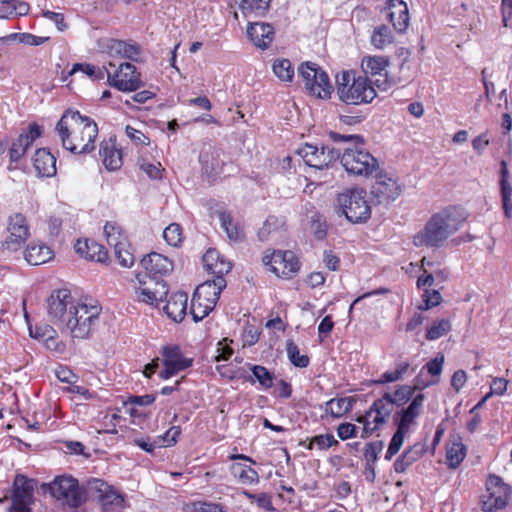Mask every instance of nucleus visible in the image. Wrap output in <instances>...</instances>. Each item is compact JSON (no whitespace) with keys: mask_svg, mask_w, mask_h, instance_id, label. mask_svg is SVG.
<instances>
[{"mask_svg":"<svg viewBox=\"0 0 512 512\" xmlns=\"http://www.w3.org/2000/svg\"><path fill=\"white\" fill-rule=\"evenodd\" d=\"M41 128L36 123L28 126V130L21 133L15 139L9 149V157L12 162H18L32 146L34 141L41 136Z\"/></svg>","mask_w":512,"mask_h":512,"instance_id":"nucleus-23","label":"nucleus"},{"mask_svg":"<svg viewBox=\"0 0 512 512\" xmlns=\"http://www.w3.org/2000/svg\"><path fill=\"white\" fill-rule=\"evenodd\" d=\"M51 495L69 507L77 508L86 500V494L78 481L73 477L61 476L56 478L50 485Z\"/></svg>","mask_w":512,"mask_h":512,"instance_id":"nucleus-10","label":"nucleus"},{"mask_svg":"<svg viewBox=\"0 0 512 512\" xmlns=\"http://www.w3.org/2000/svg\"><path fill=\"white\" fill-rule=\"evenodd\" d=\"M140 168L151 179H160L162 177V169L160 163L156 165L150 162H143L140 164Z\"/></svg>","mask_w":512,"mask_h":512,"instance_id":"nucleus-58","label":"nucleus"},{"mask_svg":"<svg viewBox=\"0 0 512 512\" xmlns=\"http://www.w3.org/2000/svg\"><path fill=\"white\" fill-rule=\"evenodd\" d=\"M398 415L399 419H395L397 428L402 431L408 432L410 426L415 422L416 418L413 417L412 415H409L403 410H401V412H399Z\"/></svg>","mask_w":512,"mask_h":512,"instance_id":"nucleus-60","label":"nucleus"},{"mask_svg":"<svg viewBox=\"0 0 512 512\" xmlns=\"http://www.w3.org/2000/svg\"><path fill=\"white\" fill-rule=\"evenodd\" d=\"M187 301V293L176 292L170 296L163 309L173 321L181 322L186 315Z\"/></svg>","mask_w":512,"mask_h":512,"instance_id":"nucleus-29","label":"nucleus"},{"mask_svg":"<svg viewBox=\"0 0 512 512\" xmlns=\"http://www.w3.org/2000/svg\"><path fill=\"white\" fill-rule=\"evenodd\" d=\"M466 446L457 437L447 447L446 460L450 468H457L466 456Z\"/></svg>","mask_w":512,"mask_h":512,"instance_id":"nucleus-36","label":"nucleus"},{"mask_svg":"<svg viewBox=\"0 0 512 512\" xmlns=\"http://www.w3.org/2000/svg\"><path fill=\"white\" fill-rule=\"evenodd\" d=\"M501 173L502 207L505 217L510 219L512 217V187L508 182L509 172L507 169V163L504 160L501 161Z\"/></svg>","mask_w":512,"mask_h":512,"instance_id":"nucleus-31","label":"nucleus"},{"mask_svg":"<svg viewBox=\"0 0 512 512\" xmlns=\"http://www.w3.org/2000/svg\"><path fill=\"white\" fill-rule=\"evenodd\" d=\"M393 42L391 30L386 25L375 28L371 35V44L377 49H384Z\"/></svg>","mask_w":512,"mask_h":512,"instance_id":"nucleus-41","label":"nucleus"},{"mask_svg":"<svg viewBox=\"0 0 512 512\" xmlns=\"http://www.w3.org/2000/svg\"><path fill=\"white\" fill-rule=\"evenodd\" d=\"M80 303L72 297L67 289L53 291L47 299V311L51 323L62 329L66 322L71 321L73 308H76V305Z\"/></svg>","mask_w":512,"mask_h":512,"instance_id":"nucleus-7","label":"nucleus"},{"mask_svg":"<svg viewBox=\"0 0 512 512\" xmlns=\"http://www.w3.org/2000/svg\"><path fill=\"white\" fill-rule=\"evenodd\" d=\"M323 262L329 270L336 271L339 268L340 259L331 250H325L323 252Z\"/></svg>","mask_w":512,"mask_h":512,"instance_id":"nucleus-61","label":"nucleus"},{"mask_svg":"<svg viewBox=\"0 0 512 512\" xmlns=\"http://www.w3.org/2000/svg\"><path fill=\"white\" fill-rule=\"evenodd\" d=\"M82 71L89 77H92L97 80L104 79L105 75H107L108 70L105 67H96L91 64H81L76 63L73 65L71 71L69 72L70 75H73L74 73Z\"/></svg>","mask_w":512,"mask_h":512,"instance_id":"nucleus-45","label":"nucleus"},{"mask_svg":"<svg viewBox=\"0 0 512 512\" xmlns=\"http://www.w3.org/2000/svg\"><path fill=\"white\" fill-rule=\"evenodd\" d=\"M423 447L419 444L406 449L394 462V470L397 473H404L423 454Z\"/></svg>","mask_w":512,"mask_h":512,"instance_id":"nucleus-32","label":"nucleus"},{"mask_svg":"<svg viewBox=\"0 0 512 512\" xmlns=\"http://www.w3.org/2000/svg\"><path fill=\"white\" fill-rule=\"evenodd\" d=\"M232 471L242 484L251 485L259 481L258 473L249 466L236 464L232 467Z\"/></svg>","mask_w":512,"mask_h":512,"instance_id":"nucleus-42","label":"nucleus"},{"mask_svg":"<svg viewBox=\"0 0 512 512\" xmlns=\"http://www.w3.org/2000/svg\"><path fill=\"white\" fill-rule=\"evenodd\" d=\"M418 388V385L414 387L402 385L392 394V401L398 407L403 406L413 397L415 390Z\"/></svg>","mask_w":512,"mask_h":512,"instance_id":"nucleus-47","label":"nucleus"},{"mask_svg":"<svg viewBox=\"0 0 512 512\" xmlns=\"http://www.w3.org/2000/svg\"><path fill=\"white\" fill-rule=\"evenodd\" d=\"M95 489L103 512H120L124 508V496L102 480H95Z\"/></svg>","mask_w":512,"mask_h":512,"instance_id":"nucleus-22","label":"nucleus"},{"mask_svg":"<svg viewBox=\"0 0 512 512\" xmlns=\"http://www.w3.org/2000/svg\"><path fill=\"white\" fill-rule=\"evenodd\" d=\"M129 248L130 245L125 242L114 249L115 256L123 267H131L135 261L134 255Z\"/></svg>","mask_w":512,"mask_h":512,"instance_id":"nucleus-50","label":"nucleus"},{"mask_svg":"<svg viewBox=\"0 0 512 512\" xmlns=\"http://www.w3.org/2000/svg\"><path fill=\"white\" fill-rule=\"evenodd\" d=\"M110 84L120 91H136L142 86L140 73L136 67L128 62L120 63L118 69L112 74L107 72Z\"/></svg>","mask_w":512,"mask_h":512,"instance_id":"nucleus-18","label":"nucleus"},{"mask_svg":"<svg viewBox=\"0 0 512 512\" xmlns=\"http://www.w3.org/2000/svg\"><path fill=\"white\" fill-rule=\"evenodd\" d=\"M138 286L135 293L138 301L157 306L168 295L166 282L159 277L137 274Z\"/></svg>","mask_w":512,"mask_h":512,"instance_id":"nucleus-11","label":"nucleus"},{"mask_svg":"<svg viewBox=\"0 0 512 512\" xmlns=\"http://www.w3.org/2000/svg\"><path fill=\"white\" fill-rule=\"evenodd\" d=\"M53 256V251L44 243H31L24 252V258L30 265L44 264Z\"/></svg>","mask_w":512,"mask_h":512,"instance_id":"nucleus-30","label":"nucleus"},{"mask_svg":"<svg viewBox=\"0 0 512 512\" xmlns=\"http://www.w3.org/2000/svg\"><path fill=\"white\" fill-rule=\"evenodd\" d=\"M383 448L384 442L381 440L368 443L364 452L366 464L374 465L378 460V455L383 450Z\"/></svg>","mask_w":512,"mask_h":512,"instance_id":"nucleus-52","label":"nucleus"},{"mask_svg":"<svg viewBox=\"0 0 512 512\" xmlns=\"http://www.w3.org/2000/svg\"><path fill=\"white\" fill-rule=\"evenodd\" d=\"M162 364L164 368L160 371L161 379H169L179 372L185 371L193 364V358L186 357L180 346L176 344L163 346L161 349Z\"/></svg>","mask_w":512,"mask_h":512,"instance_id":"nucleus-14","label":"nucleus"},{"mask_svg":"<svg viewBox=\"0 0 512 512\" xmlns=\"http://www.w3.org/2000/svg\"><path fill=\"white\" fill-rule=\"evenodd\" d=\"M62 147L73 154H88L95 149L98 127L93 119L67 109L56 124Z\"/></svg>","mask_w":512,"mask_h":512,"instance_id":"nucleus-1","label":"nucleus"},{"mask_svg":"<svg viewBox=\"0 0 512 512\" xmlns=\"http://www.w3.org/2000/svg\"><path fill=\"white\" fill-rule=\"evenodd\" d=\"M337 95L347 105L371 103L377 96L372 80L356 76L353 71H342L336 76Z\"/></svg>","mask_w":512,"mask_h":512,"instance_id":"nucleus-4","label":"nucleus"},{"mask_svg":"<svg viewBox=\"0 0 512 512\" xmlns=\"http://www.w3.org/2000/svg\"><path fill=\"white\" fill-rule=\"evenodd\" d=\"M33 166L39 176L51 177L56 174V158L45 148L35 151Z\"/></svg>","mask_w":512,"mask_h":512,"instance_id":"nucleus-27","label":"nucleus"},{"mask_svg":"<svg viewBox=\"0 0 512 512\" xmlns=\"http://www.w3.org/2000/svg\"><path fill=\"white\" fill-rule=\"evenodd\" d=\"M29 332L31 337L44 340L48 348L55 345L57 331L49 324L35 326L34 328L29 326Z\"/></svg>","mask_w":512,"mask_h":512,"instance_id":"nucleus-40","label":"nucleus"},{"mask_svg":"<svg viewBox=\"0 0 512 512\" xmlns=\"http://www.w3.org/2000/svg\"><path fill=\"white\" fill-rule=\"evenodd\" d=\"M443 356L439 359L438 357L430 360L426 365L425 368L427 369L428 373L432 376H438L443 368Z\"/></svg>","mask_w":512,"mask_h":512,"instance_id":"nucleus-64","label":"nucleus"},{"mask_svg":"<svg viewBox=\"0 0 512 512\" xmlns=\"http://www.w3.org/2000/svg\"><path fill=\"white\" fill-rule=\"evenodd\" d=\"M337 444L338 441L332 434H322L313 437L308 448L311 449L313 446H317L318 449L325 450Z\"/></svg>","mask_w":512,"mask_h":512,"instance_id":"nucleus-54","label":"nucleus"},{"mask_svg":"<svg viewBox=\"0 0 512 512\" xmlns=\"http://www.w3.org/2000/svg\"><path fill=\"white\" fill-rule=\"evenodd\" d=\"M357 427L352 423H342L337 428V435L341 440L356 437Z\"/></svg>","mask_w":512,"mask_h":512,"instance_id":"nucleus-59","label":"nucleus"},{"mask_svg":"<svg viewBox=\"0 0 512 512\" xmlns=\"http://www.w3.org/2000/svg\"><path fill=\"white\" fill-rule=\"evenodd\" d=\"M104 233L108 244L113 246L114 249L117 248L118 245L127 242L120 226L115 222H107L104 226Z\"/></svg>","mask_w":512,"mask_h":512,"instance_id":"nucleus-43","label":"nucleus"},{"mask_svg":"<svg viewBox=\"0 0 512 512\" xmlns=\"http://www.w3.org/2000/svg\"><path fill=\"white\" fill-rule=\"evenodd\" d=\"M103 48L111 56H120L132 61H137L140 55V47L136 43L123 40L108 39Z\"/></svg>","mask_w":512,"mask_h":512,"instance_id":"nucleus-26","label":"nucleus"},{"mask_svg":"<svg viewBox=\"0 0 512 512\" xmlns=\"http://www.w3.org/2000/svg\"><path fill=\"white\" fill-rule=\"evenodd\" d=\"M371 194L377 204L387 206L400 196L401 188L396 180L379 176L371 187Z\"/></svg>","mask_w":512,"mask_h":512,"instance_id":"nucleus-21","label":"nucleus"},{"mask_svg":"<svg viewBox=\"0 0 512 512\" xmlns=\"http://www.w3.org/2000/svg\"><path fill=\"white\" fill-rule=\"evenodd\" d=\"M141 265L147 276L159 277L169 274L173 270V263L166 256L159 253H150L141 259Z\"/></svg>","mask_w":512,"mask_h":512,"instance_id":"nucleus-24","label":"nucleus"},{"mask_svg":"<svg viewBox=\"0 0 512 512\" xmlns=\"http://www.w3.org/2000/svg\"><path fill=\"white\" fill-rule=\"evenodd\" d=\"M30 236L26 218L22 214H14L9 218L7 236L2 242L3 252L19 251Z\"/></svg>","mask_w":512,"mask_h":512,"instance_id":"nucleus-16","label":"nucleus"},{"mask_svg":"<svg viewBox=\"0 0 512 512\" xmlns=\"http://www.w3.org/2000/svg\"><path fill=\"white\" fill-rule=\"evenodd\" d=\"M337 208L351 223L366 222L371 215V207L362 188L347 189L337 197Z\"/></svg>","mask_w":512,"mask_h":512,"instance_id":"nucleus-5","label":"nucleus"},{"mask_svg":"<svg viewBox=\"0 0 512 512\" xmlns=\"http://www.w3.org/2000/svg\"><path fill=\"white\" fill-rule=\"evenodd\" d=\"M451 328L450 322L447 319L435 321L431 327L427 329L426 338L428 340H436L449 332Z\"/></svg>","mask_w":512,"mask_h":512,"instance_id":"nucleus-48","label":"nucleus"},{"mask_svg":"<svg viewBox=\"0 0 512 512\" xmlns=\"http://www.w3.org/2000/svg\"><path fill=\"white\" fill-rule=\"evenodd\" d=\"M251 371L262 387L268 389L273 386V375L267 370V368L260 365H253L251 367Z\"/></svg>","mask_w":512,"mask_h":512,"instance_id":"nucleus-51","label":"nucleus"},{"mask_svg":"<svg viewBox=\"0 0 512 512\" xmlns=\"http://www.w3.org/2000/svg\"><path fill=\"white\" fill-rule=\"evenodd\" d=\"M263 264L269 267L277 277L290 279L300 269V263L292 251H274L265 254L262 258Z\"/></svg>","mask_w":512,"mask_h":512,"instance_id":"nucleus-12","label":"nucleus"},{"mask_svg":"<svg viewBox=\"0 0 512 512\" xmlns=\"http://www.w3.org/2000/svg\"><path fill=\"white\" fill-rule=\"evenodd\" d=\"M298 71L306 89L312 95L321 99L330 98L333 86L322 68L315 63L306 62L300 65Z\"/></svg>","mask_w":512,"mask_h":512,"instance_id":"nucleus-9","label":"nucleus"},{"mask_svg":"<svg viewBox=\"0 0 512 512\" xmlns=\"http://www.w3.org/2000/svg\"><path fill=\"white\" fill-rule=\"evenodd\" d=\"M125 133L128 138L131 139L135 144L139 145H149L150 139L143 132L137 130L136 128L127 125L125 128Z\"/></svg>","mask_w":512,"mask_h":512,"instance_id":"nucleus-56","label":"nucleus"},{"mask_svg":"<svg viewBox=\"0 0 512 512\" xmlns=\"http://www.w3.org/2000/svg\"><path fill=\"white\" fill-rule=\"evenodd\" d=\"M211 301L212 300H210L209 298H206L205 296L197 297L196 291L194 292L192 301H191L190 313L195 322L202 320L204 317H206L209 314L210 311L213 310L217 301H213V304L210 303Z\"/></svg>","mask_w":512,"mask_h":512,"instance_id":"nucleus-34","label":"nucleus"},{"mask_svg":"<svg viewBox=\"0 0 512 512\" xmlns=\"http://www.w3.org/2000/svg\"><path fill=\"white\" fill-rule=\"evenodd\" d=\"M103 164L106 169L115 171L122 166L121 151L107 143H102L99 150Z\"/></svg>","mask_w":512,"mask_h":512,"instance_id":"nucleus-33","label":"nucleus"},{"mask_svg":"<svg viewBox=\"0 0 512 512\" xmlns=\"http://www.w3.org/2000/svg\"><path fill=\"white\" fill-rule=\"evenodd\" d=\"M71 321L66 322L61 330L70 332L72 338L87 339L89 338L93 327L98 321L101 308L97 305H87L80 303L73 308Z\"/></svg>","mask_w":512,"mask_h":512,"instance_id":"nucleus-6","label":"nucleus"},{"mask_svg":"<svg viewBox=\"0 0 512 512\" xmlns=\"http://www.w3.org/2000/svg\"><path fill=\"white\" fill-rule=\"evenodd\" d=\"M509 487L500 477L490 475L487 480V491L482 496L481 504L484 512H495L507 505Z\"/></svg>","mask_w":512,"mask_h":512,"instance_id":"nucleus-17","label":"nucleus"},{"mask_svg":"<svg viewBox=\"0 0 512 512\" xmlns=\"http://www.w3.org/2000/svg\"><path fill=\"white\" fill-rule=\"evenodd\" d=\"M271 0H241L240 9L246 17L264 16Z\"/></svg>","mask_w":512,"mask_h":512,"instance_id":"nucleus-39","label":"nucleus"},{"mask_svg":"<svg viewBox=\"0 0 512 512\" xmlns=\"http://www.w3.org/2000/svg\"><path fill=\"white\" fill-rule=\"evenodd\" d=\"M221 227L225 230L228 238L232 241H241L244 238V232L238 223H235L230 213L221 211L218 214Z\"/></svg>","mask_w":512,"mask_h":512,"instance_id":"nucleus-38","label":"nucleus"},{"mask_svg":"<svg viewBox=\"0 0 512 512\" xmlns=\"http://www.w3.org/2000/svg\"><path fill=\"white\" fill-rule=\"evenodd\" d=\"M335 143H343L341 148V164L348 174L367 177L378 168V162L364 147L360 135H345L337 132L329 133Z\"/></svg>","mask_w":512,"mask_h":512,"instance_id":"nucleus-3","label":"nucleus"},{"mask_svg":"<svg viewBox=\"0 0 512 512\" xmlns=\"http://www.w3.org/2000/svg\"><path fill=\"white\" fill-rule=\"evenodd\" d=\"M273 72L282 81L290 82L294 76L293 66L288 59L275 60Z\"/></svg>","mask_w":512,"mask_h":512,"instance_id":"nucleus-44","label":"nucleus"},{"mask_svg":"<svg viewBox=\"0 0 512 512\" xmlns=\"http://www.w3.org/2000/svg\"><path fill=\"white\" fill-rule=\"evenodd\" d=\"M247 36L256 47L264 50L267 49L273 41L274 29L268 23H250L247 28Z\"/></svg>","mask_w":512,"mask_h":512,"instance_id":"nucleus-25","label":"nucleus"},{"mask_svg":"<svg viewBox=\"0 0 512 512\" xmlns=\"http://www.w3.org/2000/svg\"><path fill=\"white\" fill-rule=\"evenodd\" d=\"M134 443H135V445H137L138 447H140L141 449H143L144 451H146L148 453H153V451L156 447L162 448V445L158 439L151 441L150 438H146V439L140 438V439H135Z\"/></svg>","mask_w":512,"mask_h":512,"instance_id":"nucleus-62","label":"nucleus"},{"mask_svg":"<svg viewBox=\"0 0 512 512\" xmlns=\"http://www.w3.org/2000/svg\"><path fill=\"white\" fill-rule=\"evenodd\" d=\"M354 403L352 397L333 398L326 402L325 411L334 418H340L352 410Z\"/></svg>","mask_w":512,"mask_h":512,"instance_id":"nucleus-35","label":"nucleus"},{"mask_svg":"<svg viewBox=\"0 0 512 512\" xmlns=\"http://www.w3.org/2000/svg\"><path fill=\"white\" fill-rule=\"evenodd\" d=\"M297 153L310 167L323 169L340 158L341 148L305 144L297 150Z\"/></svg>","mask_w":512,"mask_h":512,"instance_id":"nucleus-13","label":"nucleus"},{"mask_svg":"<svg viewBox=\"0 0 512 512\" xmlns=\"http://www.w3.org/2000/svg\"><path fill=\"white\" fill-rule=\"evenodd\" d=\"M0 18H8L10 15L24 16L29 12V4L23 0H0Z\"/></svg>","mask_w":512,"mask_h":512,"instance_id":"nucleus-37","label":"nucleus"},{"mask_svg":"<svg viewBox=\"0 0 512 512\" xmlns=\"http://www.w3.org/2000/svg\"><path fill=\"white\" fill-rule=\"evenodd\" d=\"M163 238L165 241L174 247H177L182 242V228L177 223H172L167 226L163 231Z\"/></svg>","mask_w":512,"mask_h":512,"instance_id":"nucleus-49","label":"nucleus"},{"mask_svg":"<svg viewBox=\"0 0 512 512\" xmlns=\"http://www.w3.org/2000/svg\"><path fill=\"white\" fill-rule=\"evenodd\" d=\"M287 355L291 363L300 368H305L309 365V357L307 355H301L298 346L293 341H288Z\"/></svg>","mask_w":512,"mask_h":512,"instance_id":"nucleus-46","label":"nucleus"},{"mask_svg":"<svg viewBox=\"0 0 512 512\" xmlns=\"http://www.w3.org/2000/svg\"><path fill=\"white\" fill-rule=\"evenodd\" d=\"M220 258V254L216 249H208L202 259L205 269L209 272Z\"/></svg>","mask_w":512,"mask_h":512,"instance_id":"nucleus-63","label":"nucleus"},{"mask_svg":"<svg viewBox=\"0 0 512 512\" xmlns=\"http://www.w3.org/2000/svg\"><path fill=\"white\" fill-rule=\"evenodd\" d=\"M389 20L395 30L404 32L409 25V12L406 3L402 0H390Z\"/></svg>","mask_w":512,"mask_h":512,"instance_id":"nucleus-28","label":"nucleus"},{"mask_svg":"<svg viewBox=\"0 0 512 512\" xmlns=\"http://www.w3.org/2000/svg\"><path fill=\"white\" fill-rule=\"evenodd\" d=\"M88 259L97 262H105L108 259L107 250L104 248V246L91 241Z\"/></svg>","mask_w":512,"mask_h":512,"instance_id":"nucleus-55","label":"nucleus"},{"mask_svg":"<svg viewBox=\"0 0 512 512\" xmlns=\"http://www.w3.org/2000/svg\"><path fill=\"white\" fill-rule=\"evenodd\" d=\"M394 406L390 393H385L380 399L374 401L366 414L357 418V422L363 424L360 437H369L380 425L384 424L393 412Z\"/></svg>","mask_w":512,"mask_h":512,"instance_id":"nucleus-8","label":"nucleus"},{"mask_svg":"<svg viewBox=\"0 0 512 512\" xmlns=\"http://www.w3.org/2000/svg\"><path fill=\"white\" fill-rule=\"evenodd\" d=\"M35 481L24 475H17L14 480L12 503L15 512H31L29 505L33 498Z\"/></svg>","mask_w":512,"mask_h":512,"instance_id":"nucleus-20","label":"nucleus"},{"mask_svg":"<svg viewBox=\"0 0 512 512\" xmlns=\"http://www.w3.org/2000/svg\"><path fill=\"white\" fill-rule=\"evenodd\" d=\"M181 434L180 426H172L169 430L165 432L162 437H159L162 447L174 445L177 441V438Z\"/></svg>","mask_w":512,"mask_h":512,"instance_id":"nucleus-57","label":"nucleus"},{"mask_svg":"<svg viewBox=\"0 0 512 512\" xmlns=\"http://www.w3.org/2000/svg\"><path fill=\"white\" fill-rule=\"evenodd\" d=\"M388 64V60L383 56L366 57L362 61L364 77H376L372 81V85L382 91H387L392 87V81L387 77Z\"/></svg>","mask_w":512,"mask_h":512,"instance_id":"nucleus-19","label":"nucleus"},{"mask_svg":"<svg viewBox=\"0 0 512 512\" xmlns=\"http://www.w3.org/2000/svg\"><path fill=\"white\" fill-rule=\"evenodd\" d=\"M441 294L437 290L425 289L423 294V304L419 305L420 310H428L440 304Z\"/></svg>","mask_w":512,"mask_h":512,"instance_id":"nucleus-53","label":"nucleus"},{"mask_svg":"<svg viewBox=\"0 0 512 512\" xmlns=\"http://www.w3.org/2000/svg\"><path fill=\"white\" fill-rule=\"evenodd\" d=\"M464 220L459 209L447 207L431 216L423 229L414 235L413 243L416 247H443L447 239L460 229Z\"/></svg>","mask_w":512,"mask_h":512,"instance_id":"nucleus-2","label":"nucleus"},{"mask_svg":"<svg viewBox=\"0 0 512 512\" xmlns=\"http://www.w3.org/2000/svg\"><path fill=\"white\" fill-rule=\"evenodd\" d=\"M231 270V264L220 258L217 262H215L212 269L209 273L213 274L212 280H207L203 284L199 285L196 288V296H205L212 300L210 303L213 304V301H218L222 290L226 287V280L224 279V274L228 273Z\"/></svg>","mask_w":512,"mask_h":512,"instance_id":"nucleus-15","label":"nucleus"}]
</instances>
